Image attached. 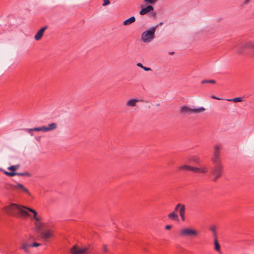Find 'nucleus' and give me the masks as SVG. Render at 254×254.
Instances as JSON below:
<instances>
[{
    "instance_id": "nucleus-1",
    "label": "nucleus",
    "mask_w": 254,
    "mask_h": 254,
    "mask_svg": "<svg viewBox=\"0 0 254 254\" xmlns=\"http://www.w3.org/2000/svg\"><path fill=\"white\" fill-rule=\"evenodd\" d=\"M25 209L33 213V217L37 216V212L34 209L19 205L15 203H11L10 205L5 207L6 212L9 214L22 217L29 216V214Z\"/></svg>"
},
{
    "instance_id": "nucleus-2",
    "label": "nucleus",
    "mask_w": 254,
    "mask_h": 254,
    "mask_svg": "<svg viewBox=\"0 0 254 254\" xmlns=\"http://www.w3.org/2000/svg\"><path fill=\"white\" fill-rule=\"evenodd\" d=\"M185 211L186 206L184 204L182 203H178L175 207L174 211L170 213L168 215V218L173 220H178L179 216L175 213V211H179L181 219L183 221L185 220Z\"/></svg>"
},
{
    "instance_id": "nucleus-3",
    "label": "nucleus",
    "mask_w": 254,
    "mask_h": 254,
    "mask_svg": "<svg viewBox=\"0 0 254 254\" xmlns=\"http://www.w3.org/2000/svg\"><path fill=\"white\" fill-rule=\"evenodd\" d=\"M214 166L210 169L209 175L212 176V181L216 182L223 172V165L222 163H213Z\"/></svg>"
},
{
    "instance_id": "nucleus-4",
    "label": "nucleus",
    "mask_w": 254,
    "mask_h": 254,
    "mask_svg": "<svg viewBox=\"0 0 254 254\" xmlns=\"http://www.w3.org/2000/svg\"><path fill=\"white\" fill-rule=\"evenodd\" d=\"M157 26L151 27L144 31L141 35V40L146 43L151 42L155 38V32Z\"/></svg>"
},
{
    "instance_id": "nucleus-5",
    "label": "nucleus",
    "mask_w": 254,
    "mask_h": 254,
    "mask_svg": "<svg viewBox=\"0 0 254 254\" xmlns=\"http://www.w3.org/2000/svg\"><path fill=\"white\" fill-rule=\"evenodd\" d=\"M180 170L192 171L194 173L205 174L208 172V169L206 165H201L200 167L190 166L187 165H182L179 167Z\"/></svg>"
},
{
    "instance_id": "nucleus-6",
    "label": "nucleus",
    "mask_w": 254,
    "mask_h": 254,
    "mask_svg": "<svg viewBox=\"0 0 254 254\" xmlns=\"http://www.w3.org/2000/svg\"><path fill=\"white\" fill-rule=\"evenodd\" d=\"M205 109L202 107L198 108H192L187 106H182L180 108V112L183 114H196L204 112Z\"/></svg>"
},
{
    "instance_id": "nucleus-7",
    "label": "nucleus",
    "mask_w": 254,
    "mask_h": 254,
    "mask_svg": "<svg viewBox=\"0 0 254 254\" xmlns=\"http://www.w3.org/2000/svg\"><path fill=\"white\" fill-rule=\"evenodd\" d=\"M222 149L221 144H215L213 146V155L211 159L212 163H221L220 160V152Z\"/></svg>"
},
{
    "instance_id": "nucleus-8",
    "label": "nucleus",
    "mask_w": 254,
    "mask_h": 254,
    "mask_svg": "<svg viewBox=\"0 0 254 254\" xmlns=\"http://www.w3.org/2000/svg\"><path fill=\"white\" fill-rule=\"evenodd\" d=\"M198 235V232L195 230L190 228H185L182 229L179 232L180 236L182 237H195Z\"/></svg>"
},
{
    "instance_id": "nucleus-9",
    "label": "nucleus",
    "mask_w": 254,
    "mask_h": 254,
    "mask_svg": "<svg viewBox=\"0 0 254 254\" xmlns=\"http://www.w3.org/2000/svg\"><path fill=\"white\" fill-rule=\"evenodd\" d=\"M89 247L79 248L75 245L70 249L71 254H85L89 252Z\"/></svg>"
},
{
    "instance_id": "nucleus-10",
    "label": "nucleus",
    "mask_w": 254,
    "mask_h": 254,
    "mask_svg": "<svg viewBox=\"0 0 254 254\" xmlns=\"http://www.w3.org/2000/svg\"><path fill=\"white\" fill-rule=\"evenodd\" d=\"M41 238L45 241H47L52 236V232L50 230L44 229L40 234Z\"/></svg>"
},
{
    "instance_id": "nucleus-11",
    "label": "nucleus",
    "mask_w": 254,
    "mask_h": 254,
    "mask_svg": "<svg viewBox=\"0 0 254 254\" xmlns=\"http://www.w3.org/2000/svg\"><path fill=\"white\" fill-rule=\"evenodd\" d=\"M245 49H251L254 52V42H249L245 43L240 49L237 50L239 54H243Z\"/></svg>"
},
{
    "instance_id": "nucleus-12",
    "label": "nucleus",
    "mask_w": 254,
    "mask_h": 254,
    "mask_svg": "<svg viewBox=\"0 0 254 254\" xmlns=\"http://www.w3.org/2000/svg\"><path fill=\"white\" fill-rule=\"evenodd\" d=\"M57 127V124L55 123H53L49 124L47 126H43L44 132H48L53 130Z\"/></svg>"
},
{
    "instance_id": "nucleus-13",
    "label": "nucleus",
    "mask_w": 254,
    "mask_h": 254,
    "mask_svg": "<svg viewBox=\"0 0 254 254\" xmlns=\"http://www.w3.org/2000/svg\"><path fill=\"white\" fill-rule=\"evenodd\" d=\"M46 29V26L41 28L35 34L34 36V39L37 41L41 40Z\"/></svg>"
},
{
    "instance_id": "nucleus-14",
    "label": "nucleus",
    "mask_w": 254,
    "mask_h": 254,
    "mask_svg": "<svg viewBox=\"0 0 254 254\" xmlns=\"http://www.w3.org/2000/svg\"><path fill=\"white\" fill-rule=\"evenodd\" d=\"M152 10H153V7L151 5H148L146 7L142 8L139 11V14L141 15H143Z\"/></svg>"
},
{
    "instance_id": "nucleus-15",
    "label": "nucleus",
    "mask_w": 254,
    "mask_h": 254,
    "mask_svg": "<svg viewBox=\"0 0 254 254\" xmlns=\"http://www.w3.org/2000/svg\"><path fill=\"white\" fill-rule=\"evenodd\" d=\"M14 187L15 189L18 190L22 192H26L29 195L30 194L28 190L25 188L22 184H17V185H15Z\"/></svg>"
},
{
    "instance_id": "nucleus-16",
    "label": "nucleus",
    "mask_w": 254,
    "mask_h": 254,
    "mask_svg": "<svg viewBox=\"0 0 254 254\" xmlns=\"http://www.w3.org/2000/svg\"><path fill=\"white\" fill-rule=\"evenodd\" d=\"M139 100L136 99H131L127 102L126 106L128 107H134L136 106V103Z\"/></svg>"
},
{
    "instance_id": "nucleus-17",
    "label": "nucleus",
    "mask_w": 254,
    "mask_h": 254,
    "mask_svg": "<svg viewBox=\"0 0 254 254\" xmlns=\"http://www.w3.org/2000/svg\"><path fill=\"white\" fill-rule=\"evenodd\" d=\"M35 230L37 233L40 234L45 228L44 224L41 222L35 223Z\"/></svg>"
},
{
    "instance_id": "nucleus-18",
    "label": "nucleus",
    "mask_w": 254,
    "mask_h": 254,
    "mask_svg": "<svg viewBox=\"0 0 254 254\" xmlns=\"http://www.w3.org/2000/svg\"><path fill=\"white\" fill-rule=\"evenodd\" d=\"M25 130L29 133H31V132L33 131L44 132L43 126L40 127H36L32 128H26Z\"/></svg>"
},
{
    "instance_id": "nucleus-19",
    "label": "nucleus",
    "mask_w": 254,
    "mask_h": 254,
    "mask_svg": "<svg viewBox=\"0 0 254 254\" xmlns=\"http://www.w3.org/2000/svg\"><path fill=\"white\" fill-rule=\"evenodd\" d=\"M135 21V18L134 16H131L128 19L125 20L123 22L124 25H129L132 23H133Z\"/></svg>"
},
{
    "instance_id": "nucleus-20",
    "label": "nucleus",
    "mask_w": 254,
    "mask_h": 254,
    "mask_svg": "<svg viewBox=\"0 0 254 254\" xmlns=\"http://www.w3.org/2000/svg\"><path fill=\"white\" fill-rule=\"evenodd\" d=\"M214 248H215V250L217 252H218L219 253L221 252L220 246L219 244L218 243V242L217 241V238L214 239Z\"/></svg>"
},
{
    "instance_id": "nucleus-21",
    "label": "nucleus",
    "mask_w": 254,
    "mask_h": 254,
    "mask_svg": "<svg viewBox=\"0 0 254 254\" xmlns=\"http://www.w3.org/2000/svg\"><path fill=\"white\" fill-rule=\"evenodd\" d=\"M209 230L212 232L213 235L215 238H217L216 233V227L214 225H212L209 227Z\"/></svg>"
},
{
    "instance_id": "nucleus-22",
    "label": "nucleus",
    "mask_w": 254,
    "mask_h": 254,
    "mask_svg": "<svg viewBox=\"0 0 254 254\" xmlns=\"http://www.w3.org/2000/svg\"><path fill=\"white\" fill-rule=\"evenodd\" d=\"M243 98L242 97H236L233 99H227V100L228 101L233 102L234 103L238 102H241L242 101Z\"/></svg>"
},
{
    "instance_id": "nucleus-23",
    "label": "nucleus",
    "mask_w": 254,
    "mask_h": 254,
    "mask_svg": "<svg viewBox=\"0 0 254 254\" xmlns=\"http://www.w3.org/2000/svg\"><path fill=\"white\" fill-rule=\"evenodd\" d=\"M201 84H204V83L215 84V83H216V81L214 80H212V79H210V80L205 79V80H203L202 81H201Z\"/></svg>"
},
{
    "instance_id": "nucleus-24",
    "label": "nucleus",
    "mask_w": 254,
    "mask_h": 254,
    "mask_svg": "<svg viewBox=\"0 0 254 254\" xmlns=\"http://www.w3.org/2000/svg\"><path fill=\"white\" fill-rule=\"evenodd\" d=\"M136 65H137V66L141 67L142 68H143L145 71L151 70V69L150 68L144 66L142 65V64L140 63H137Z\"/></svg>"
},
{
    "instance_id": "nucleus-25",
    "label": "nucleus",
    "mask_w": 254,
    "mask_h": 254,
    "mask_svg": "<svg viewBox=\"0 0 254 254\" xmlns=\"http://www.w3.org/2000/svg\"><path fill=\"white\" fill-rule=\"evenodd\" d=\"M30 247V244H23L22 247V249L24 250V251L27 253L28 252V248Z\"/></svg>"
},
{
    "instance_id": "nucleus-26",
    "label": "nucleus",
    "mask_w": 254,
    "mask_h": 254,
    "mask_svg": "<svg viewBox=\"0 0 254 254\" xmlns=\"http://www.w3.org/2000/svg\"><path fill=\"white\" fill-rule=\"evenodd\" d=\"M19 168V165H13V166H11L9 167L8 168V169L9 170H11V171H16Z\"/></svg>"
},
{
    "instance_id": "nucleus-27",
    "label": "nucleus",
    "mask_w": 254,
    "mask_h": 254,
    "mask_svg": "<svg viewBox=\"0 0 254 254\" xmlns=\"http://www.w3.org/2000/svg\"><path fill=\"white\" fill-rule=\"evenodd\" d=\"M16 175L21 176H29L30 175L28 173H16Z\"/></svg>"
},
{
    "instance_id": "nucleus-28",
    "label": "nucleus",
    "mask_w": 254,
    "mask_h": 254,
    "mask_svg": "<svg viewBox=\"0 0 254 254\" xmlns=\"http://www.w3.org/2000/svg\"><path fill=\"white\" fill-rule=\"evenodd\" d=\"M5 174L6 175H7V176H11V177L15 176L16 175V173L12 172H5Z\"/></svg>"
},
{
    "instance_id": "nucleus-29",
    "label": "nucleus",
    "mask_w": 254,
    "mask_h": 254,
    "mask_svg": "<svg viewBox=\"0 0 254 254\" xmlns=\"http://www.w3.org/2000/svg\"><path fill=\"white\" fill-rule=\"evenodd\" d=\"M40 243H33L32 244H30V247H36L41 246Z\"/></svg>"
},
{
    "instance_id": "nucleus-30",
    "label": "nucleus",
    "mask_w": 254,
    "mask_h": 254,
    "mask_svg": "<svg viewBox=\"0 0 254 254\" xmlns=\"http://www.w3.org/2000/svg\"><path fill=\"white\" fill-rule=\"evenodd\" d=\"M109 0H104V2L103 3V6H106L110 3Z\"/></svg>"
},
{
    "instance_id": "nucleus-31",
    "label": "nucleus",
    "mask_w": 254,
    "mask_h": 254,
    "mask_svg": "<svg viewBox=\"0 0 254 254\" xmlns=\"http://www.w3.org/2000/svg\"><path fill=\"white\" fill-rule=\"evenodd\" d=\"M103 251H104L105 252H106V253H107V252H108V248H107V245H103Z\"/></svg>"
},
{
    "instance_id": "nucleus-32",
    "label": "nucleus",
    "mask_w": 254,
    "mask_h": 254,
    "mask_svg": "<svg viewBox=\"0 0 254 254\" xmlns=\"http://www.w3.org/2000/svg\"><path fill=\"white\" fill-rule=\"evenodd\" d=\"M33 218L34 219V220L36 221V222L35 223H38V222H40V219L39 218H38L37 216H36V217H33Z\"/></svg>"
},
{
    "instance_id": "nucleus-33",
    "label": "nucleus",
    "mask_w": 254,
    "mask_h": 254,
    "mask_svg": "<svg viewBox=\"0 0 254 254\" xmlns=\"http://www.w3.org/2000/svg\"><path fill=\"white\" fill-rule=\"evenodd\" d=\"M157 0H144L145 2H148L150 3H154Z\"/></svg>"
},
{
    "instance_id": "nucleus-34",
    "label": "nucleus",
    "mask_w": 254,
    "mask_h": 254,
    "mask_svg": "<svg viewBox=\"0 0 254 254\" xmlns=\"http://www.w3.org/2000/svg\"><path fill=\"white\" fill-rule=\"evenodd\" d=\"M251 0H244L243 3L244 5L248 4V3H249L250 2Z\"/></svg>"
},
{
    "instance_id": "nucleus-35",
    "label": "nucleus",
    "mask_w": 254,
    "mask_h": 254,
    "mask_svg": "<svg viewBox=\"0 0 254 254\" xmlns=\"http://www.w3.org/2000/svg\"><path fill=\"white\" fill-rule=\"evenodd\" d=\"M211 98H212V99H215L219 100H221V98H218V97H216V96H214V95H211Z\"/></svg>"
},
{
    "instance_id": "nucleus-36",
    "label": "nucleus",
    "mask_w": 254,
    "mask_h": 254,
    "mask_svg": "<svg viewBox=\"0 0 254 254\" xmlns=\"http://www.w3.org/2000/svg\"><path fill=\"white\" fill-rule=\"evenodd\" d=\"M171 227H172L171 225H166L165 226V229L166 230H169V229H170L171 228Z\"/></svg>"
},
{
    "instance_id": "nucleus-37",
    "label": "nucleus",
    "mask_w": 254,
    "mask_h": 254,
    "mask_svg": "<svg viewBox=\"0 0 254 254\" xmlns=\"http://www.w3.org/2000/svg\"><path fill=\"white\" fill-rule=\"evenodd\" d=\"M151 16L155 17L156 16V13L155 12H152L151 13Z\"/></svg>"
},
{
    "instance_id": "nucleus-38",
    "label": "nucleus",
    "mask_w": 254,
    "mask_h": 254,
    "mask_svg": "<svg viewBox=\"0 0 254 254\" xmlns=\"http://www.w3.org/2000/svg\"><path fill=\"white\" fill-rule=\"evenodd\" d=\"M253 15L254 16V12L253 13Z\"/></svg>"
}]
</instances>
